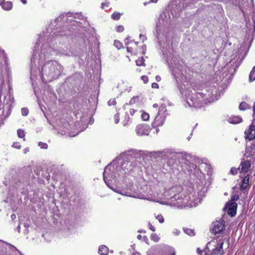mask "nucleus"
<instances>
[{
  "label": "nucleus",
  "instance_id": "f257e3e1",
  "mask_svg": "<svg viewBox=\"0 0 255 255\" xmlns=\"http://www.w3.org/2000/svg\"><path fill=\"white\" fill-rule=\"evenodd\" d=\"M63 71V67L55 60L46 62L41 68V76L43 82H49L58 78Z\"/></svg>",
  "mask_w": 255,
  "mask_h": 255
},
{
  "label": "nucleus",
  "instance_id": "f03ea898",
  "mask_svg": "<svg viewBox=\"0 0 255 255\" xmlns=\"http://www.w3.org/2000/svg\"><path fill=\"white\" fill-rule=\"evenodd\" d=\"M191 196H185L183 198L181 195H175L170 199V204L172 206L177 207L189 206L190 207L196 206V204L190 200Z\"/></svg>",
  "mask_w": 255,
  "mask_h": 255
},
{
  "label": "nucleus",
  "instance_id": "7ed1b4c3",
  "mask_svg": "<svg viewBox=\"0 0 255 255\" xmlns=\"http://www.w3.org/2000/svg\"><path fill=\"white\" fill-rule=\"evenodd\" d=\"M166 111L167 109L165 105H161L159 107L157 115L152 123L153 127L155 128L162 126L164 124L166 117V114H165Z\"/></svg>",
  "mask_w": 255,
  "mask_h": 255
},
{
  "label": "nucleus",
  "instance_id": "20e7f679",
  "mask_svg": "<svg viewBox=\"0 0 255 255\" xmlns=\"http://www.w3.org/2000/svg\"><path fill=\"white\" fill-rule=\"evenodd\" d=\"M114 167L111 164L107 165L105 167L104 172L103 173V178L105 182L110 189L116 192L119 193V192L117 191L115 188L110 186L109 183V181L107 179L108 177H109L110 178H115L118 177L116 173H113L111 172L112 171L114 172Z\"/></svg>",
  "mask_w": 255,
  "mask_h": 255
},
{
  "label": "nucleus",
  "instance_id": "39448f33",
  "mask_svg": "<svg viewBox=\"0 0 255 255\" xmlns=\"http://www.w3.org/2000/svg\"><path fill=\"white\" fill-rule=\"evenodd\" d=\"M202 93H198V95L192 94L186 98L187 105L189 107H193L196 108H201L202 106L203 103L201 102L198 95L202 97Z\"/></svg>",
  "mask_w": 255,
  "mask_h": 255
},
{
  "label": "nucleus",
  "instance_id": "423d86ee",
  "mask_svg": "<svg viewBox=\"0 0 255 255\" xmlns=\"http://www.w3.org/2000/svg\"><path fill=\"white\" fill-rule=\"evenodd\" d=\"M211 243H215L216 245H215V248L212 250L211 255H223L224 252L223 248V246L224 244V241L222 240V238L219 239L218 241L216 240V242L215 240H213L212 242L209 243V244Z\"/></svg>",
  "mask_w": 255,
  "mask_h": 255
},
{
  "label": "nucleus",
  "instance_id": "0eeeda50",
  "mask_svg": "<svg viewBox=\"0 0 255 255\" xmlns=\"http://www.w3.org/2000/svg\"><path fill=\"white\" fill-rule=\"evenodd\" d=\"M131 163L130 162L125 161H124L121 166L117 170V175L119 177H124L125 175L131 170L130 168Z\"/></svg>",
  "mask_w": 255,
  "mask_h": 255
},
{
  "label": "nucleus",
  "instance_id": "6e6552de",
  "mask_svg": "<svg viewBox=\"0 0 255 255\" xmlns=\"http://www.w3.org/2000/svg\"><path fill=\"white\" fill-rule=\"evenodd\" d=\"M225 222L224 220L220 221H216L214 222L212 224V226L211 229V231L215 235L220 233L224 229Z\"/></svg>",
  "mask_w": 255,
  "mask_h": 255
},
{
  "label": "nucleus",
  "instance_id": "1a4fd4ad",
  "mask_svg": "<svg viewBox=\"0 0 255 255\" xmlns=\"http://www.w3.org/2000/svg\"><path fill=\"white\" fill-rule=\"evenodd\" d=\"M151 129L148 125H138L136 128V133L137 135H148Z\"/></svg>",
  "mask_w": 255,
  "mask_h": 255
},
{
  "label": "nucleus",
  "instance_id": "9d476101",
  "mask_svg": "<svg viewBox=\"0 0 255 255\" xmlns=\"http://www.w3.org/2000/svg\"><path fill=\"white\" fill-rule=\"evenodd\" d=\"M53 52V49L51 47L47 48L43 45L42 48L41 50L40 54L38 55V62H41L45 59L46 57L51 55L52 52Z\"/></svg>",
  "mask_w": 255,
  "mask_h": 255
},
{
  "label": "nucleus",
  "instance_id": "9b49d317",
  "mask_svg": "<svg viewBox=\"0 0 255 255\" xmlns=\"http://www.w3.org/2000/svg\"><path fill=\"white\" fill-rule=\"evenodd\" d=\"M228 209L227 213L231 217H234L236 214L237 204L235 202H228L226 204Z\"/></svg>",
  "mask_w": 255,
  "mask_h": 255
},
{
  "label": "nucleus",
  "instance_id": "f8f14e48",
  "mask_svg": "<svg viewBox=\"0 0 255 255\" xmlns=\"http://www.w3.org/2000/svg\"><path fill=\"white\" fill-rule=\"evenodd\" d=\"M152 251L151 250L147 252V255H152ZM162 255H175V251L174 249L169 246H164L162 250Z\"/></svg>",
  "mask_w": 255,
  "mask_h": 255
},
{
  "label": "nucleus",
  "instance_id": "ddd939ff",
  "mask_svg": "<svg viewBox=\"0 0 255 255\" xmlns=\"http://www.w3.org/2000/svg\"><path fill=\"white\" fill-rule=\"evenodd\" d=\"M251 166V163L249 160H245L244 159H242L239 166L241 170L240 172H243L244 173L248 172Z\"/></svg>",
  "mask_w": 255,
  "mask_h": 255
},
{
  "label": "nucleus",
  "instance_id": "4468645a",
  "mask_svg": "<svg viewBox=\"0 0 255 255\" xmlns=\"http://www.w3.org/2000/svg\"><path fill=\"white\" fill-rule=\"evenodd\" d=\"M250 176L249 175H247L243 179L242 183L240 186V189L241 191H244L248 186L249 185Z\"/></svg>",
  "mask_w": 255,
  "mask_h": 255
},
{
  "label": "nucleus",
  "instance_id": "2eb2a0df",
  "mask_svg": "<svg viewBox=\"0 0 255 255\" xmlns=\"http://www.w3.org/2000/svg\"><path fill=\"white\" fill-rule=\"evenodd\" d=\"M228 121L230 123L237 124L242 122V118L240 116H232L229 118Z\"/></svg>",
  "mask_w": 255,
  "mask_h": 255
},
{
  "label": "nucleus",
  "instance_id": "dca6fc26",
  "mask_svg": "<svg viewBox=\"0 0 255 255\" xmlns=\"http://www.w3.org/2000/svg\"><path fill=\"white\" fill-rule=\"evenodd\" d=\"M98 252L101 255H107L109 252V249L106 246L102 245L99 247Z\"/></svg>",
  "mask_w": 255,
  "mask_h": 255
},
{
  "label": "nucleus",
  "instance_id": "f3484780",
  "mask_svg": "<svg viewBox=\"0 0 255 255\" xmlns=\"http://www.w3.org/2000/svg\"><path fill=\"white\" fill-rule=\"evenodd\" d=\"M2 8L6 10H9L12 8V4L11 2L9 1H7L5 2H3V3L1 5Z\"/></svg>",
  "mask_w": 255,
  "mask_h": 255
},
{
  "label": "nucleus",
  "instance_id": "a211bd4d",
  "mask_svg": "<svg viewBox=\"0 0 255 255\" xmlns=\"http://www.w3.org/2000/svg\"><path fill=\"white\" fill-rule=\"evenodd\" d=\"M239 108V110L241 111H245V110L251 109V106L250 105H249L247 103L244 102H242L240 104Z\"/></svg>",
  "mask_w": 255,
  "mask_h": 255
},
{
  "label": "nucleus",
  "instance_id": "6ab92c4d",
  "mask_svg": "<svg viewBox=\"0 0 255 255\" xmlns=\"http://www.w3.org/2000/svg\"><path fill=\"white\" fill-rule=\"evenodd\" d=\"M183 231L185 234L190 236H194L195 235V232L194 230L184 228H183Z\"/></svg>",
  "mask_w": 255,
  "mask_h": 255
},
{
  "label": "nucleus",
  "instance_id": "aec40b11",
  "mask_svg": "<svg viewBox=\"0 0 255 255\" xmlns=\"http://www.w3.org/2000/svg\"><path fill=\"white\" fill-rule=\"evenodd\" d=\"M255 80V66L251 71L249 76V81L250 82Z\"/></svg>",
  "mask_w": 255,
  "mask_h": 255
},
{
  "label": "nucleus",
  "instance_id": "412c9836",
  "mask_svg": "<svg viewBox=\"0 0 255 255\" xmlns=\"http://www.w3.org/2000/svg\"><path fill=\"white\" fill-rule=\"evenodd\" d=\"M139 102V97L138 96L133 97L129 102V105H132Z\"/></svg>",
  "mask_w": 255,
  "mask_h": 255
},
{
  "label": "nucleus",
  "instance_id": "4be33fe9",
  "mask_svg": "<svg viewBox=\"0 0 255 255\" xmlns=\"http://www.w3.org/2000/svg\"><path fill=\"white\" fill-rule=\"evenodd\" d=\"M17 135L20 138H23V140H25L24 136L25 135V132L23 130L21 129H18L17 130Z\"/></svg>",
  "mask_w": 255,
  "mask_h": 255
},
{
  "label": "nucleus",
  "instance_id": "5701e85b",
  "mask_svg": "<svg viewBox=\"0 0 255 255\" xmlns=\"http://www.w3.org/2000/svg\"><path fill=\"white\" fill-rule=\"evenodd\" d=\"M252 150H253V147L251 146H247L246 148L245 155L248 157L250 156L252 152Z\"/></svg>",
  "mask_w": 255,
  "mask_h": 255
},
{
  "label": "nucleus",
  "instance_id": "b1692460",
  "mask_svg": "<svg viewBox=\"0 0 255 255\" xmlns=\"http://www.w3.org/2000/svg\"><path fill=\"white\" fill-rule=\"evenodd\" d=\"M150 239L154 242H158L160 240L159 237L156 234H152L150 236Z\"/></svg>",
  "mask_w": 255,
  "mask_h": 255
},
{
  "label": "nucleus",
  "instance_id": "393cba45",
  "mask_svg": "<svg viewBox=\"0 0 255 255\" xmlns=\"http://www.w3.org/2000/svg\"><path fill=\"white\" fill-rule=\"evenodd\" d=\"M144 62V59L143 57L139 58L135 61L136 65L138 66L143 65Z\"/></svg>",
  "mask_w": 255,
  "mask_h": 255
},
{
  "label": "nucleus",
  "instance_id": "a878e982",
  "mask_svg": "<svg viewBox=\"0 0 255 255\" xmlns=\"http://www.w3.org/2000/svg\"><path fill=\"white\" fill-rule=\"evenodd\" d=\"M121 14L119 12H115L112 15V18L114 20H119L120 18Z\"/></svg>",
  "mask_w": 255,
  "mask_h": 255
},
{
  "label": "nucleus",
  "instance_id": "bb28decb",
  "mask_svg": "<svg viewBox=\"0 0 255 255\" xmlns=\"http://www.w3.org/2000/svg\"><path fill=\"white\" fill-rule=\"evenodd\" d=\"M240 170V167H238L237 168H236L235 167H232V168H231V169L230 170V173L231 174L235 175L238 173V171Z\"/></svg>",
  "mask_w": 255,
  "mask_h": 255
},
{
  "label": "nucleus",
  "instance_id": "cd10ccee",
  "mask_svg": "<svg viewBox=\"0 0 255 255\" xmlns=\"http://www.w3.org/2000/svg\"><path fill=\"white\" fill-rule=\"evenodd\" d=\"M141 119L145 121H148L149 119V115L148 113H143L141 115Z\"/></svg>",
  "mask_w": 255,
  "mask_h": 255
},
{
  "label": "nucleus",
  "instance_id": "c85d7f7f",
  "mask_svg": "<svg viewBox=\"0 0 255 255\" xmlns=\"http://www.w3.org/2000/svg\"><path fill=\"white\" fill-rule=\"evenodd\" d=\"M21 112L22 116H26L28 114L29 110L26 108H22L21 110Z\"/></svg>",
  "mask_w": 255,
  "mask_h": 255
},
{
  "label": "nucleus",
  "instance_id": "c756f323",
  "mask_svg": "<svg viewBox=\"0 0 255 255\" xmlns=\"http://www.w3.org/2000/svg\"><path fill=\"white\" fill-rule=\"evenodd\" d=\"M114 45L118 49H120L122 47V43L118 40H115L114 42Z\"/></svg>",
  "mask_w": 255,
  "mask_h": 255
},
{
  "label": "nucleus",
  "instance_id": "7c9ffc66",
  "mask_svg": "<svg viewBox=\"0 0 255 255\" xmlns=\"http://www.w3.org/2000/svg\"><path fill=\"white\" fill-rule=\"evenodd\" d=\"M38 146H40V147L42 149H47L48 148L47 144L42 142H39L38 143Z\"/></svg>",
  "mask_w": 255,
  "mask_h": 255
},
{
  "label": "nucleus",
  "instance_id": "2f4dec72",
  "mask_svg": "<svg viewBox=\"0 0 255 255\" xmlns=\"http://www.w3.org/2000/svg\"><path fill=\"white\" fill-rule=\"evenodd\" d=\"M156 219L158 220V221H159V222L160 223H163L164 222V220L163 217L161 215H160V214L158 215L156 217Z\"/></svg>",
  "mask_w": 255,
  "mask_h": 255
},
{
  "label": "nucleus",
  "instance_id": "473e14b6",
  "mask_svg": "<svg viewBox=\"0 0 255 255\" xmlns=\"http://www.w3.org/2000/svg\"><path fill=\"white\" fill-rule=\"evenodd\" d=\"M108 104L110 106L115 105L116 104V99L114 98L110 100L108 102Z\"/></svg>",
  "mask_w": 255,
  "mask_h": 255
},
{
  "label": "nucleus",
  "instance_id": "72a5a7b5",
  "mask_svg": "<svg viewBox=\"0 0 255 255\" xmlns=\"http://www.w3.org/2000/svg\"><path fill=\"white\" fill-rule=\"evenodd\" d=\"M239 199V196L237 194H235L231 196V199L230 202H235Z\"/></svg>",
  "mask_w": 255,
  "mask_h": 255
},
{
  "label": "nucleus",
  "instance_id": "f704fd0d",
  "mask_svg": "<svg viewBox=\"0 0 255 255\" xmlns=\"http://www.w3.org/2000/svg\"><path fill=\"white\" fill-rule=\"evenodd\" d=\"M114 120H115V123L116 124L119 123V122L120 121V117H119V115L118 114H116V115H115Z\"/></svg>",
  "mask_w": 255,
  "mask_h": 255
},
{
  "label": "nucleus",
  "instance_id": "c9c22d12",
  "mask_svg": "<svg viewBox=\"0 0 255 255\" xmlns=\"http://www.w3.org/2000/svg\"><path fill=\"white\" fill-rule=\"evenodd\" d=\"M141 80L143 83L146 84L148 81V78L146 76H142L141 77Z\"/></svg>",
  "mask_w": 255,
  "mask_h": 255
},
{
  "label": "nucleus",
  "instance_id": "e433bc0d",
  "mask_svg": "<svg viewBox=\"0 0 255 255\" xmlns=\"http://www.w3.org/2000/svg\"><path fill=\"white\" fill-rule=\"evenodd\" d=\"M158 27H159L158 24H156V27H157V29H156V36H157V39L158 40L159 44H161V42H160V40L159 39V34H158V30H159Z\"/></svg>",
  "mask_w": 255,
  "mask_h": 255
},
{
  "label": "nucleus",
  "instance_id": "4c0bfd02",
  "mask_svg": "<svg viewBox=\"0 0 255 255\" xmlns=\"http://www.w3.org/2000/svg\"><path fill=\"white\" fill-rule=\"evenodd\" d=\"M116 29L118 32H121L124 31V27L123 25H119L117 27Z\"/></svg>",
  "mask_w": 255,
  "mask_h": 255
},
{
  "label": "nucleus",
  "instance_id": "58836bf2",
  "mask_svg": "<svg viewBox=\"0 0 255 255\" xmlns=\"http://www.w3.org/2000/svg\"><path fill=\"white\" fill-rule=\"evenodd\" d=\"M12 146L17 149H20L21 147V145L18 142L13 143Z\"/></svg>",
  "mask_w": 255,
  "mask_h": 255
},
{
  "label": "nucleus",
  "instance_id": "ea45409f",
  "mask_svg": "<svg viewBox=\"0 0 255 255\" xmlns=\"http://www.w3.org/2000/svg\"><path fill=\"white\" fill-rule=\"evenodd\" d=\"M36 58H37V56L36 55V54L34 53V54H33V55L32 56V57L31 58V63H35Z\"/></svg>",
  "mask_w": 255,
  "mask_h": 255
},
{
  "label": "nucleus",
  "instance_id": "a19ab883",
  "mask_svg": "<svg viewBox=\"0 0 255 255\" xmlns=\"http://www.w3.org/2000/svg\"><path fill=\"white\" fill-rule=\"evenodd\" d=\"M148 227L149 229L152 231L154 232L155 231V228L150 223H148Z\"/></svg>",
  "mask_w": 255,
  "mask_h": 255
},
{
  "label": "nucleus",
  "instance_id": "79ce46f5",
  "mask_svg": "<svg viewBox=\"0 0 255 255\" xmlns=\"http://www.w3.org/2000/svg\"><path fill=\"white\" fill-rule=\"evenodd\" d=\"M139 38L142 40L143 42L146 39V36L141 34L139 35Z\"/></svg>",
  "mask_w": 255,
  "mask_h": 255
},
{
  "label": "nucleus",
  "instance_id": "37998d69",
  "mask_svg": "<svg viewBox=\"0 0 255 255\" xmlns=\"http://www.w3.org/2000/svg\"><path fill=\"white\" fill-rule=\"evenodd\" d=\"M173 233L174 235H175L176 236H178L180 234V231L179 230H178L177 229H175L173 231Z\"/></svg>",
  "mask_w": 255,
  "mask_h": 255
},
{
  "label": "nucleus",
  "instance_id": "c03bdc74",
  "mask_svg": "<svg viewBox=\"0 0 255 255\" xmlns=\"http://www.w3.org/2000/svg\"><path fill=\"white\" fill-rule=\"evenodd\" d=\"M151 87L152 88H158V85L156 83H153L152 84Z\"/></svg>",
  "mask_w": 255,
  "mask_h": 255
},
{
  "label": "nucleus",
  "instance_id": "a18cd8bd",
  "mask_svg": "<svg viewBox=\"0 0 255 255\" xmlns=\"http://www.w3.org/2000/svg\"><path fill=\"white\" fill-rule=\"evenodd\" d=\"M136 112V110L132 109H130L129 110V113L131 115L133 116L134 115V114L135 113V112Z\"/></svg>",
  "mask_w": 255,
  "mask_h": 255
},
{
  "label": "nucleus",
  "instance_id": "49530a36",
  "mask_svg": "<svg viewBox=\"0 0 255 255\" xmlns=\"http://www.w3.org/2000/svg\"><path fill=\"white\" fill-rule=\"evenodd\" d=\"M155 79L157 82H159L160 81L161 78L160 76L157 75L155 77Z\"/></svg>",
  "mask_w": 255,
  "mask_h": 255
},
{
  "label": "nucleus",
  "instance_id": "de8ad7c7",
  "mask_svg": "<svg viewBox=\"0 0 255 255\" xmlns=\"http://www.w3.org/2000/svg\"><path fill=\"white\" fill-rule=\"evenodd\" d=\"M11 219L12 221H14L16 219V215L14 214H13L11 215Z\"/></svg>",
  "mask_w": 255,
  "mask_h": 255
},
{
  "label": "nucleus",
  "instance_id": "09e8293b",
  "mask_svg": "<svg viewBox=\"0 0 255 255\" xmlns=\"http://www.w3.org/2000/svg\"><path fill=\"white\" fill-rule=\"evenodd\" d=\"M143 241H144L145 242H146V243H147V242H148V239L147 237L146 236H144L143 237Z\"/></svg>",
  "mask_w": 255,
  "mask_h": 255
},
{
  "label": "nucleus",
  "instance_id": "8fccbe9b",
  "mask_svg": "<svg viewBox=\"0 0 255 255\" xmlns=\"http://www.w3.org/2000/svg\"><path fill=\"white\" fill-rule=\"evenodd\" d=\"M197 252L198 254H200L202 253V251L201 250H200L199 248H198L197 249Z\"/></svg>",
  "mask_w": 255,
  "mask_h": 255
},
{
  "label": "nucleus",
  "instance_id": "3c124183",
  "mask_svg": "<svg viewBox=\"0 0 255 255\" xmlns=\"http://www.w3.org/2000/svg\"><path fill=\"white\" fill-rule=\"evenodd\" d=\"M158 107V105L157 104H154L153 105V108L157 109Z\"/></svg>",
  "mask_w": 255,
  "mask_h": 255
},
{
  "label": "nucleus",
  "instance_id": "603ef678",
  "mask_svg": "<svg viewBox=\"0 0 255 255\" xmlns=\"http://www.w3.org/2000/svg\"><path fill=\"white\" fill-rule=\"evenodd\" d=\"M17 231L18 232V233H20V225H19L17 227Z\"/></svg>",
  "mask_w": 255,
  "mask_h": 255
},
{
  "label": "nucleus",
  "instance_id": "864d4df0",
  "mask_svg": "<svg viewBox=\"0 0 255 255\" xmlns=\"http://www.w3.org/2000/svg\"><path fill=\"white\" fill-rule=\"evenodd\" d=\"M132 255H141L138 252H134V253H132Z\"/></svg>",
  "mask_w": 255,
  "mask_h": 255
},
{
  "label": "nucleus",
  "instance_id": "5fc2aeb1",
  "mask_svg": "<svg viewBox=\"0 0 255 255\" xmlns=\"http://www.w3.org/2000/svg\"><path fill=\"white\" fill-rule=\"evenodd\" d=\"M131 50H132V48L131 47H127V51L128 52H130L131 51Z\"/></svg>",
  "mask_w": 255,
  "mask_h": 255
},
{
  "label": "nucleus",
  "instance_id": "6e6d98bb",
  "mask_svg": "<svg viewBox=\"0 0 255 255\" xmlns=\"http://www.w3.org/2000/svg\"><path fill=\"white\" fill-rule=\"evenodd\" d=\"M245 48L243 46H241L239 50V51L240 52V51H242L243 49H245Z\"/></svg>",
  "mask_w": 255,
  "mask_h": 255
},
{
  "label": "nucleus",
  "instance_id": "4d7b16f0",
  "mask_svg": "<svg viewBox=\"0 0 255 255\" xmlns=\"http://www.w3.org/2000/svg\"><path fill=\"white\" fill-rule=\"evenodd\" d=\"M157 1H158V0H150V1L148 2V3H150V2L156 3Z\"/></svg>",
  "mask_w": 255,
  "mask_h": 255
},
{
  "label": "nucleus",
  "instance_id": "13d9d810",
  "mask_svg": "<svg viewBox=\"0 0 255 255\" xmlns=\"http://www.w3.org/2000/svg\"><path fill=\"white\" fill-rule=\"evenodd\" d=\"M137 238L138 239V240H141V238H142V236L141 235H138L137 236Z\"/></svg>",
  "mask_w": 255,
  "mask_h": 255
},
{
  "label": "nucleus",
  "instance_id": "bf43d9fd",
  "mask_svg": "<svg viewBox=\"0 0 255 255\" xmlns=\"http://www.w3.org/2000/svg\"><path fill=\"white\" fill-rule=\"evenodd\" d=\"M21 1L22 2V3L25 4L27 3L26 0H21Z\"/></svg>",
  "mask_w": 255,
  "mask_h": 255
},
{
  "label": "nucleus",
  "instance_id": "052dcab7",
  "mask_svg": "<svg viewBox=\"0 0 255 255\" xmlns=\"http://www.w3.org/2000/svg\"><path fill=\"white\" fill-rule=\"evenodd\" d=\"M249 0L251 2L252 6H254V0Z\"/></svg>",
  "mask_w": 255,
  "mask_h": 255
},
{
  "label": "nucleus",
  "instance_id": "680f3d73",
  "mask_svg": "<svg viewBox=\"0 0 255 255\" xmlns=\"http://www.w3.org/2000/svg\"><path fill=\"white\" fill-rule=\"evenodd\" d=\"M253 111H254V114H255V102L254 105L253 107Z\"/></svg>",
  "mask_w": 255,
  "mask_h": 255
},
{
  "label": "nucleus",
  "instance_id": "e2e57ef3",
  "mask_svg": "<svg viewBox=\"0 0 255 255\" xmlns=\"http://www.w3.org/2000/svg\"><path fill=\"white\" fill-rule=\"evenodd\" d=\"M28 151H29V149H28V148H25V149H24V152L25 153H26L27 152H28Z\"/></svg>",
  "mask_w": 255,
  "mask_h": 255
},
{
  "label": "nucleus",
  "instance_id": "0e129e2a",
  "mask_svg": "<svg viewBox=\"0 0 255 255\" xmlns=\"http://www.w3.org/2000/svg\"><path fill=\"white\" fill-rule=\"evenodd\" d=\"M105 4L104 3H102L101 4V8H103H103H104Z\"/></svg>",
  "mask_w": 255,
  "mask_h": 255
},
{
  "label": "nucleus",
  "instance_id": "69168bd1",
  "mask_svg": "<svg viewBox=\"0 0 255 255\" xmlns=\"http://www.w3.org/2000/svg\"><path fill=\"white\" fill-rule=\"evenodd\" d=\"M5 0H0V5H1L3 3V2Z\"/></svg>",
  "mask_w": 255,
  "mask_h": 255
},
{
  "label": "nucleus",
  "instance_id": "338daca9",
  "mask_svg": "<svg viewBox=\"0 0 255 255\" xmlns=\"http://www.w3.org/2000/svg\"><path fill=\"white\" fill-rule=\"evenodd\" d=\"M255 15H254V28H255V17H254Z\"/></svg>",
  "mask_w": 255,
  "mask_h": 255
},
{
  "label": "nucleus",
  "instance_id": "774afa93",
  "mask_svg": "<svg viewBox=\"0 0 255 255\" xmlns=\"http://www.w3.org/2000/svg\"><path fill=\"white\" fill-rule=\"evenodd\" d=\"M64 17V14H61V15L59 16V18H62V17Z\"/></svg>",
  "mask_w": 255,
  "mask_h": 255
}]
</instances>
